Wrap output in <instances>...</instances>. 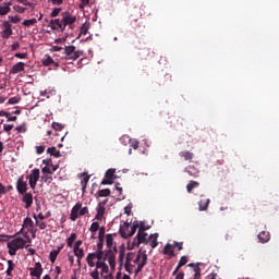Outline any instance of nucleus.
<instances>
[{
	"mask_svg": "<svg viewBox=\"0 0 279 279\" xmlns=\"http://www.w3.org/2000/svg\"><path fill=\"white\" fill-rule=\"evenodd\" d=\"M77 17L69 12H62L61 17L51 20L48 24V27L53 29V32H64L69 25L70 29H73Z\"/></svg>",
	"mask_w": 279,
	"mask_h": 279,
	"instance_id": "f257e3e1",
	"label": "nucleus"
},
{
	"mask_svg": "<svg viewBox=\"0 0 279 279\" xmlns=\"http://www.w3.org/2000/svg\"><path fill=\"white\" fill-rule=\"evenodd\" d=\"M25 243L26 242L23 238H16L8 242L7 247L10 256H16V252H19V250H23L25 247Z\"/></svg>",
	"mask_w": 279,
	"mask_h": 279,
	"instance_id": "f03ea898",
	"label": "nucleus"
},
{
	"mask_svg": "<svg viewBox=\"0 0 279 279\" xmlns=\"http://www.w3.org/2000/svg\"><path fill=\"white\" fill-rule=\"evenodd\" d=\"M92 254H94L95 259L97 258V269H101L102 274H108L110 271V268L108 267V264H106V260H104V258H106V253H104V251H96Z\"/></svg>",
	"mask_w": 279,
	"mask_h": 279,
	"instance_id": "7ed1b4c3",
	"label": "nucleus"
},
{
	"mask_svg": "<svg viewBox=\"0 0 279 279\" xmlns=\"http://www.w3.org/2000/svg\"><path fill=\"white\" fill-rule=\"evenodd\" d=\"M146 230H148V228L142 227L141 229H138V232L133 240L134 247H138L141 243H144V245H149V235L147 234V232H145Z\"/></svg>",
	"mask_w": 279,
	"mask_h": 279,
	"instance_id": "20e7f679",
	"label": "nucleus"
},
{
	"mask_svg": "<svg viewBox=\"0 0 279 279\" xmlns=\"http://www.w3.org/2000/svg\"><path fill=\"white\" fill-rule=\"evenodd\" d=\"M65 60H77L84 56V50H76L75 46L64 47Z\"/></svg>",
	"mask_w": 279,
	"mask_h": 279,
	"instance_id": "39448f33",
	"label": "nucleus"
},
{
	"mask_svg": "<svg viewBox=\"0 0 279 279\" xmlns=\"http://www.w3.org/2000/svg\"><path fill=\"white\" fill-rule=\"evenodd\" d=\"M26 180H28V184H29L31 189L33 191L36 190L38 180H40V169H38V168L33 169L31 174L26 177Z\"/></svg>",
	"mask_w": 279,
	"mask_h": 279,
	"instance_id": "423d86ee",
	"label": "nucleus"
},
{
	"mask_svg": "<svg viewBox=\"0 0 279 279\" xmlns=\"http://www.w3.org/2000/svg\"><path fill=\"white\" fill-rule=\"evenodd\" d=\"M27 181H25V177L21 175L16 181V191L20 195H25L27 193Z\"/></svg>",
	"mask_w": 279,
	"mask_h": 279,
	"instance_id": "0eeeda50",
	"label": "nucleus"
},
{
	"mask_svg": "<svg viewBox=\"0 0 279 279\" xmlns=\"http://www.w3.org/2000/svg\"><path fill=\"white\" fill-rule=\"evenodd\" d=\"M114 173H117L116 169L111 168V169L107 170L105 173V179L101 181V184L104 186L113 184L114 180H116Z\"/></svg>",
	"mask_w": 279,
	"mask_h": 279,
	"instance_id": "6e6552de",
	"label": "nucleus"
},
{
	"mask_svg": "<svg viewBox=\"0 0 279 279\" xmlns=\"http://www.w3.org/2000/svg\"><path fill=\"white\" fill-rule=\"evenodd\" d=\"M104 260H108L111 269H114V267H117V257L114 256V252L112 250L106 251Z\"/></svg>",
	"mask_w": 279,
	"mask_h": 279,
	"instance_id": "1a4fd4ad",
	"label": "nucleus"
},
{
	"mask_svg": "<svg viewBox=\"0 0 279 279\" xmlns=\"http://www.w3.org/2000/svg\"><path fill=\"white\" fill-rule=\"evenodd\" d=\"M29 271L33 278L40 279V276H43V264H40V262H37L34 268H29Z\"/></svg>",
	"mask_w": 279,
	"mask_h": 279,
	"instance_id": "9d476101",
	"label": "nucleus"
},
{
	"mask_svg": "<svg viewBox=\"0 0 279 279\" xmlns=\"http://www.w3.org/2000/svg\"><path fill=\"white\" fill-rule=\"evenodd\" d=\"M80 210H82V203L78 202L71 209V215H70L71 221H77V218L80 217Z\"/></svg>",
	"mask_w": 279,
	"mask_h": 279,
	"instance_id": "9b49d317",
	"label": "nucleus"
},
{
	"mask_svg": "<svg viewBox=\"0 0 279 279\" xmlns=\"http://www.w3.org/2000/svg\"><path fill=\"white\" fill-rule=\"evenodd\" d=\"M184 171L190 178H199V168L195 166H187Z\"/></svg>",
	"mask_w": 279,
	"mask_h": 279,
	"instance_id": "f8f14e48",
	"label": "nucleus"
},
{
	"mask_svg": "<svg viewBox=\"0 0 279 279\" xmlns=\"http://www.w3.org/2000/svg\"><path fill=\"white\" fill-rule=\"evenodd\" d=\"M22 202L25 204V208H32V204H34V196L32 193H24L22 194Z\"/></svg>",
	"mask_w": 279,
	"mask_h": 279,
	"instance_id": "ddd939ff",
	"label": "nucleus"
},
{
	"mask_svg": "<svg viewBox=\"0 0 279 279\" xmlns=\"http://www.w3.org/2000/svg\"><path fill=\"white\" fill-rule=\"evenodd\" d=\"M136 230H138V221H134L133 225L130 226V231L123 233V239L134 236V234H136Z\"/></svg>",
	"mask_w": 279,
	"mask_h": 279,
	"instance_id": "4468645a",
	"label": "nucleus"
},
{
	"mask_svg": "<svg viewBox=\"0 0 279 279\" xmlns=\"http://www.w3.org/2000/svg\"><path fill=\"white\" fill-rule=\"evenodd\" d=\"M257 239L259 243H269V241L271 240V234L269 233V231H262L258 233Z\"/></svg>",
	"mask_w": 279,
	"mask_h": 279,
	"instance_id": "2eb2a0df",
	"label": "nucleus"
},
{
	"mask_svg": "<svg viewBox=\"0 0 279 279\" xmlns=\"http://www.w3.org/2000/svg\"><path fill=\"white\" fill-rule=\"evenodd\" d=\"M4 31L2 32V38H10L12 36V24L10 22H4Z\"/></svg>",
	"mask_w": 279,
	"mask_h": 279,
	"instance_id": "dca6fc26",
	"label": "nucleus"
},
{
	"mask_svg": "<svg viewBox=\"0 0 279 279\" xmlns=\"http://www.w3.org/2000/svg\"><path fill=\"white\" fill-rule=\"evenodd\" d=\"M163 254L166 256H169L170 258H173V256H175V251L173 250V244H166V246L163 247Z\"/></svg>",
	"mask_w": 279,
	"mask_h": 279,
	"instance_id": "f3484780",
	"label": "nucleus"
},
{
	"mask_svg": "<svg viewBox=\"0 0 279 279\" xmlns=\"http://www.w3.org/2000/svg\"><path fill=\"white\" fill-rule=\"evenodd\" d=\"M148 243L151 250H155V247H158V233L150 234L148 236Z\"/></svg>",
	"mask_w": 279,
	"mask_h": 279,
	"instance_id": "a211bd4d",
	"label": "nucleus"
},
{
	"mask_svg": "<svg viewBox=\"0 0 279 279\" xmlns=\"http://www.w3.org/2000/svg\"><path fill=\"white\" fill-rule=\"evenodd\" d=\"M104 215H106V207H104L101 204H98L95 219H97V221H101L104 219Z\"/></svg>",
	"mask_w": 279,
	"mask_h": 279,
	"instance_id": "6ab92c4d",
	"label": "nucleus"
},
{
	"mask_svg": "<svg viewBox=\"0 0 279 279\" xmlns=\"http://www.w3.org/2000/svg\"><path fill=\"white\" fill-rule=\"evenodd\" d=\"M179 156L181 158H183L184 160H187L189 162H191L193 160V158H195V154H193L192 151H189V150L180 151Z\"/></svg>",
	"mask_w": 279,
	"mask_h": 279,
	"instance_id": "aec40b11",
	"label": "nucleus"
},
{
	"mask_svg": "<svg viewBox=\"0 0 279 279\" xmlns=\"http://www.w3.org/2000/svg\"><path fill=\"white\" fill-rule=\"evenodd\" d=\"M143 254H147V250H145L144 247H141L138 253L135 255V258L133 259V263L135 265H138L140 263H143Z\"/></svg>",
	"mask_w": 279,
	"mask_h": 279,
	"instance_id": "412c9836",
	"label": "nucleus"
},
{
	"mask_svg": "<svg viewBox=\"0 0 279 279\" xmlns=\"http://www.w3.org/2000/svg\"><path fill=\"white\" fill-rule=\"evenodd\" d=\"M147 265V254L143 253V259L142 262L137 265V268L135 270V276H138L143 271V268Z\"/></svg>",
	"mask_w": 279,
	"mask_h": 279,
	"instance_id": "4be33fe9",
	"label": "nucleus"
},
{
	"mask_svg": "<svg viewBox=\"0 0 279 279\" xmlns=\"http://www.w3.org/2000/svg\"><path fill=\"white\" fill-rule=\"evenodd\" d=\"M106 243L108 250H114V252H117V246H114V238L112 236V234H107Z\"/></svg>",
	"mask_w": 279,
	"mask_h": 279,
	"instance_id": "5701e85b",
	"label": "nucleus"
},
{
	"mask_svg": "<svg viewBox=\"0 0 279 279\" xmlns=\"http://www.w3.org/2000/svg\"><path fill=\"white\" fill-rule=\"evenodd\" d=\"M43 64H44V66H51V64L53 66H60V63L54 62L53 58H51V56H46V58L43 60Z\"/></svg>",
	"mask_w": 279,
	"mask_h": 279,
	"instance_id": "b1692460",
	"label": "nucleus"
},
{
	"mask_svg": "<svg viewBox=\"0 0 279 279\" xmlns=\"http://www.w3.org/2000/svg\"><path fill=\"white\" fill-rule=\"evenodd\" d=\"M62 252V246H59L57 250H52L49 254V260L50 263H56V259L58 258V255Z\"/></svg>",
	"mask_w": 279,
	"mask_h": 279,
	"instance_id": "393cba45",
	"label": "nucleus"
},
{
	"mask_svg": "<svg viewBox=\"0 0 279 279\" xmlns=\"http://www.w3.org/2000/svg\"><path fill=\"white\" fill-rule=\"evenodd\" d=\"M22 71H25V63L17 62L15 65L12 66L11 73H21Z\"/></svg>",
	"mask_w": 279,
	"mask_h": 279,
	"instance_id": "a878e982",
	"label": "nucleus"
},
{
	"mask_svg": "<svg viewBox=\"0 0 279 279\" xmlns=\"http://www.w3.org/2000/svg\"><path fill=\"white\" fill-rule=\"evenodd\" d=\"M210 204V198H203L198 202L199 210H208V206Z\"/></svg>",
	"mask_w": 279,
	"mask_h": 279,
	"instance_id": "bb28decb",
	"label": "nucleus"
},
{
	"mask_svg": "<svg viewBox=\"0 0 279 279\" xmlns=\"http://www.w3.org/2000/svg\"><path fill=\"white\" fill-rule=\"evenodd\" d=\"M47 154H49L50 156H53L54 158H61L62 157V154L56 147H49L47 149Z\"/></svg>",
	"mask_w": 279,
	"mask_h": 279,
	"instance_id": "cd10ccee",
	"label": "nucleus"
},
{
	"mask_svg": "<svg viewBox=\"0 0 279 279\" xmlns=\"http://www.w3.org/2000/svg\"><path fill=\"white\" fill-rule=\"evenodd\" d=\"M23 228H26V230H32L34 228V220L32 218L26 217L23 221Z\"/></svg>",
	"mask_w": 279,
	"mask_h": 279,
	"instance_id": "c85d7f7f",
	"label": "nucleus"
},
{
	"mask_svg": "<svg viewBox=\"0 0 279 279\" xmlns=\"http://www.w3.org/2000/svg\"><path fill=\"white\" fill-rule=\"evenodd\" d=\"M86 263L88 267H97V263H95V254L89 253L86 257Z\"/></svg>",
	"mask_w": 279,
	"mask_h": 279,
	"instance_id": "c756f323",
	"label": "nucleus"
},
{
	"mask_svg": "<svg viewBox=\"0 0 279 279\" xmlns=\"http://www.w3.org/2000/svg\"><path fill=\"white\" fill-rule=\"evenodd\" d=\"M35 225L38 226L39 230H46L47 229V222L43 220H38V217L36 214H34Z\"/></svg>",
	"mask_w": 279,
	"mask_h": 279,
	"instance_id": "7c9ffc66",
	"label": "nucleus"
},
{
	"mask_svg": "<svg viewBox=\"0 0 279 279\" xmlns=\"http://www.w3.org/2000/svg\"><path fill=\"white\" fill-rule=\"evenodd\" d=\"M16 267V264H14V262L12 259L8 260V269L5 271L7 276H9L10 278H12V270Z\"/></svg>",
	"mask_w": 279,
	"mask_h": 279,
	"instance_id": "2f4dec72",
	"label": "nucleus"
},
{
	"mask_svg": "<svg viewBox=\"0 0 279 279\" xmlns=\"http://www.w3.org/2000/svg\"><path fill=\"white\" fill-rule=\"evenodd\" d=\"M84 178L82 179L81 181V184H82V191L83 193L86 191V186L88 185V182L90 180V175L86 174V173H83Z\"/></svg>",
	"mask_w": 279,
	"mask_h": 279,
	"instance_id": "473e14b6",
	"label": "nucleus"
},
{
	"mask_svg": "<svg viewBox=\"0 0 279 279\" xmlns=\"http://www.w3.org/2000/svg\"><path fill=\"white\" fill-rule=\"evenodd\" d=\"M110 189H104V190H100L98 191L97 194H95V197H110Z\"/></svg>",
	"mask_w": 279,
	"mask_h": 279,
	"instance_id": "72a5a7b5",
	"label": "nucleus"
},
{
	"mask_svg": "<svg viewBox=\"0 0 279 279\" xmlns=\"http://www.w3.org/2000/svg\"><path fill=\"white\" fill-rule=\"evenodd\" d=\"M197 186H199V182L190 181V183L186 185L187 193H193V189H197Z\"/></svg>",
	"mask_w": 279,
	"mask_h": 279,
	"instance_id": "f704fd0d",
	"label": "nucleus"
},
{
	"mask_svg": "<svg viewBox=\"0 0 279 279\" xmlns=\"http://www.w3.org/2000/svg\"><path fill=\"white\" fill-rule=\"evenodd\" d=\"M75 239H77V233H71V235L66 239L68 247H73Z\"/></svg>",
	"mask_w": 279,
	"mask_h": 279,
	"instance_id": "c9c22d12",
	"label": "nucleus"
},
{
	"mask_svg": "<svg viewBox=\"0 0 279 279\" xmlns=\"http://www.w3.org/2000/svg\"><path fill=\"white\" fill-rule=\"evenodd\" d=\"M36 23H38V20H36V17H33V19H31V20H25V21L23 22V25H24L25 27H32V25H36Z\"/></svg>",
	"mask_w": 279,
	"mask_h": 279,
	"instance_id": "e433bc0d",
	"label": "nucleus"
},
{
	"mask_svg": "<svg viewBox=\"0 0 279 279\" xmlns=\"http://www.w3.org/2000/svg\"><path fill=\"white\" fill-rule=\"evenodd\" d=\"M73 252L76 258L82 259L84 257V248H74Z\"/></svg>",
	"mask_w": 279,
	"mask_h": 279,
	"instance_id": "4c0bfd02",
	"label": "nucleus"
},
{
	"mask_svg": "<svg viewBox=\"0 0 279 279\" xmlns=\"http://www.w3.org/2000/svg\"><path fill=\"white\" fill-rule=\"evenodd\" d=\"M19 101H21V96H14V97H11L9 100H8V104L10 106H14L16 104H19Z\"/></svg>",
	"mask_w": 279,
	"mask_h": 279,
	"instance_id": "58836bf2",
	"label": "nucleus"
},
{
	"mask_svg": "<svg viewBox=\"0 0 279 279\" xmlns=\"http://www.w3.org/2000/svg\"><path fill=\"white\" fill-rule=\"evenodd\" d=\"M124 232H130V223L124 222L123 227H120V234L123 238Z\"/></svg>",
	"mask_w": 279,
	"mask_h": 279,
	"instance_id": "ea45409f",
	"label": "nucleus"
},
{
	"mask_svg": "<svg viewBox=\"0 0 279 279\" xmlns=\"http://www.w3.org/2000/svg\"><path fill=\"white\" fill-rule=\"evenodd\" d=\"M136 257V253H128L125 263L126 264H132L134 263V258Z\"/></svg>",
	"mask_w": 279,
	"mask_h": 279,
	"instance_id": "a19ab883",
	"label": "nucleus"
},
{
	"mask_svg": "<svg viewBox=\"0 0 279 279\" xmlns=\"http://www.w3.org/2000/svg\"><path fill=\"white\" fill-rule=\"evenodd\" d=\"M202 278V268L199 266H196L194 268V277L193 279H201Z\"/></svg>",
	"mask_w": 279,
	"mask_h": 279,
	"instance_id": "79ce46f5",
	"label": "nucleus"
},
{
	"mask_svg": "<svg viewBox=\"0 0 279 279\" xmlns=\"http://www.w3.org/2000/svg\"><path fill=\"white\" fill-rule=\"evenodd\" d=\"M98 230H99L98 239L99 241H104V236H106V227H100Z\"/></svg>",
	"mask_w": 279,
	"mask_h": 279,
	"instance_id": "37998d69",
	"label": "nucleus"
},
{
	"mask_svg": "<svg viewBox=\"0 0 279 279\" xmlns=\"http://www.w3.org/2000/svg\"><path fill=\"white\" fill-rule=\"evenodd\" d=\"M10 12V7L5 5V7H2L0 5V15L1 16H5V14H8Z\"/></svg>",
	"mask_w": 279,
	"mask_h": 279,
	"instance_id": "c03bdc74",
	"label": "nucleus"
},
{
	"mask_svg": "<svg viewBox=\"0 0 279 279\" xmlns=\"http://www.w3.org/2000/svg\"><path fill=\"white\" fill-rule=\"evenodd\" d=\"M62 12V8H54L52 12L50 13L51 19H56Z\"/></svg>",
	"mask_w": 279,
	"mask_h": 279,
	"instance_id": "a18cd8bd",
	"label": "nucleus"
},
{
	"mask_svg": "<svg viewBox=\"0 0 279 279\" xmlns=\"http://www.w3.org/2000/svg\"><path fill=\"white\" fill-rule=\"evenodd\" d=\"M99 269L100 268H95L90 274H89V276H90V278H93V279H99Z\"/></svg>",
	"mask_w": 279,
	"mask_h": 279,
	"instance_id": "49530a36",
	"label": "nucleus"
},
{
	"mask_svg": "<svg viewBox=\"0 0 279 279\" xmlns=\"http://www.w3.org/2000/svg\"><path fill=\"white\" fill-rule=\"evenodd\" d=\"M86 34H88V25L83 24L80 31V36H86Z\"/></svg>",
	"mask_w": 279,
	"mask_h": 279,
	"instance_id": "de8ad7c7",
	"label": "nucleus"
},
{
	"mask_svg": "<svg viewBox=\"0 0 279 279\" xmlns=\"http://www.w3.org/2000/svg\"><path fill=\"white\" fill-rule=\"evenodd\" d=\"M16 132H19L20 134H25V132H27V126H25V124H22L20 126L15 128Z\"/></svg>",
	"mask_w": 279,
	"mask_h": 279,
	"instance_id": "09e8293b",
	"label": "nucleus"
},
{
	"mask_svg": "<svg viewBox=\"0 0 279 279\" xmlns=\"http://www.w3.org/2000/svg\"><path fill=\"white\" fill-rule=\"evenodd\" d=\"M189 263V257L187 256H182L179 260V267H184Z\"/></svg>",
	"mask_w": 279,
	"mask_h": 279,
	"instance_id": "8fccbe9b",
	"label": "nucleus"
},
{
	"mask_svg": "<svg viewBox=\"0 0 279 279\" xmlns=\"http://www.w3.org/2000/svg\"><path fill=\"white\" fill-rule=\"evenodd\" d=\"M90 4V0H81V3L78 5L80 10H84L86 5Z\"/></svg>",
	"mask_w": 279,
	"mask_h": 279,
	"instance_id": "3c124183",
	"label": "nucleus"
},
{
	"mask_svg": "<svg viewBox=\"0 0 279 279\" xmlns=\"http://www.w3.org/2000/svg\"><path fill=\"white\" fill-rule=\"evenodd\" d=\"M89 230H90L92 232H97V230H99V222H93V223L90 225Z\"/></svg>",
	"mask_w": 279,
	"mask_h": 279,
	"instance_id": "603ef678",
	"label": "nucleus"
},
{
	"mask_svg": "<svg viewBox=\"0 0 279 279\" xmlns=\"http://www.w3.org/2000/svg\"><path fill=\"white\" fill-rule=\"evenodd\" d=\"M124 269L125 271H128V274H132V271L134 270V265L125 263Z\"/></svg>",
	"mask_w": 279,
	"mask_h": 279,
	"instance_id": "864d4df0",
	"label": "nucleus"
},
{
	"mask_svg": "<svg viewBox=\"0 0 279 279\" xmlns=\"http://www.w3.org/2000/svg\"><path fill=\"white\" fill-rule=\"evenodd\" d=\"M84 215H88V207H81L78 217H84Z\"/></svg>",
	"mask_w": 279,
	"mask_h": 279,
	"instance_id": "5fc2aeb1",
	"label": "nucleus"
},
{
	"mask_svg": "<svg viewBox=\"0 0 279 279\" xmlns=\"http://www.w3.org/2000/svg\"><path fill=\"white\" fill-rule=\"evenodd\" d=\"M3 130L4 132H12V130H14V124H4Z\"/></svg>",
	"mask_w": 279,
	"mask_h": 279,
	"instance_id": "6e6d98bb",
	"label": "nucleus"
},
{
	"mask_svg": "<svg viewBox=\"0 0 279 279\" xmlns=\"http://www.w3.org/2000/svg\"><path fill=\"white\" fill-rule=\"evenodd\" d=\"M100 276H101V278H104V279H114L111 274L104 272L102 270H101V272H100Z\"/></svg>",
	"mask_w": 279,
	"mask_h": 279,
	"instance_id": "4d7b16f0",
	"label": "nucleus"
},
{
	"mask_svg": "<svg viewBox=\"0 0 279 279\" xmlns=\"http://www.w3.org/2000/svg\"><path fill=\"white\" fill-rule=\"evenodd\" d=\"M52 128H53V130H56L58 132V131L62 130L64 126L58 122H54V123H52Z\"/></svg>",
	"mask_w": 279,
	"mask_h": 279,
	"instance_id": "13d9d810",
	"label": "nucleus"
},
{
	"mask_svg": "<svg viewBox=\"0 0 279 279\" xmlns=\"http://www.w3.org/2000/svg\"><path fill=\"white\" fill-rule=\"evenodd\" d=\"M52 5H62L64 3V0H49Z\"/></svg>",
	"mask_w": 279,
	"mask_h": 279,
	"instance_id": "bf43d9fd",
	"label": "nucleus"
},
{
	"mask_svg": "<svg viewBox=\"0 0 279 279\" xmlns=\"http://www.w3.org/2000/svg\"><path fill=\"white\" fill-rule=\"evenodd\" d=\"M43 173H48V175H53V172L51 171V169L49 167H44L41 169Z\"/></svg>",
	"mask_w": 279,
	"mask_h": 279,
	"instance_id": "052dcab7",
	"label": "nucleus"
},
{
	"mask_svg": "<svg viewBox=\"0 0 279 279\" xmlns=\"http://www.w3.org/2000/svg\"><path fill=\"white\" fill-rule=\"evenodd\" d=\"M9 19H10V22L11 23H19V21H21V19H19V16H12V15H9Z\"/></svg>",
	"mask_w": 279,
	"mask_h": 279,
	"instance_id": "680f3d73",
	"label": "nucleus"
},
{
	"mask_svg": "<svg viewBox=\"0 0 279 279\" xmlns=\"http://www.w3.org/2000/svg\"><path fill=\"white\" fill-rule=\"evenodd\" d=\"M96 252H104V241L97 243V251Z\"/></svg>",
	"mask_w": 279,
	"mask_h": 279,
	"instance_id": "e2e57ef3",
	"label": "nucleus"
},
{
	"mask_svg": "<svg viewBox=\"0 0 279 279\" xmlns=\"http://www.w3.org/2000/svg\"><path fill=\"white\" fill-rule=\"evenodd\" d=\"M36 153H37L38 155L45 154V146H37V147H36Z\"/></svg>",
	"mask_w": 279,
	"mask_h": 279,
	"instance_id": "0e129e2a",
	"label": "nucleus"
},
{
	"mask_svg": "<svg viewBox=\"0 0 279 279\" xmlns=\"http://www.w3.org/2000/svg\"><path fill=\"white\" fill-rule=\"evenodd\" d=\"M183 243L182 242H174V247H178L179 252H181V250H183Z\"/></svg>",
	"mask_w": 279,
	"mask_h": 279,
	"instance_id": "69168bd1",
	"label": "nucleus"
},
{
	"mask_svg": "<svg viewBox=\"0 0 279 279\" xmlns=\"http://www.w3.org/2000/svg\"><path fill=\"white\" fill-rule=\"evenodd\" d=\"M131 147H133V149H138V141L131 142Z\"/></svg>",
	"mask_w": 279,
	"mask_h": 279,
	"instance_id": "338daca9",
	"label": "nucleus"
},
{
	"mask_svg": "<svg viewBox=\"0 0 279 279\" xmlns=\"http://www.w3.org/2000/svg\"><path fill=\"white\" fill-rule=\"evenodd\" d=\"M174 279H184V271H180Z\"/></svg>",
	"mask_w": 279,
	"mask_h": 279,
	"instance_id": "774afa93",
	"label": "nucleus"
}]
</instances>
